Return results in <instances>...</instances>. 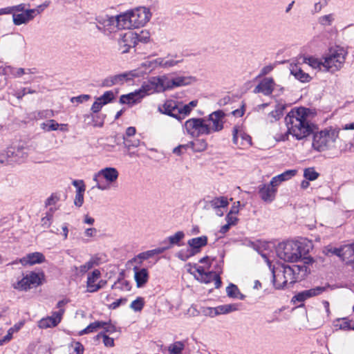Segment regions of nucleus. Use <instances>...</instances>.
<instances>
[{
  "label": "nucleus",
  "instance_id": "obj_1",
  "mask_svg": "<svg viewBox=\"0 0 354 354\" xmlns=\"http://www.w3.org/2000/svg\"><path fill=\"white\" fill-rule=\"evenodd\" d=\"M309 109L300 107L292 109L286 116L287 133L297 140H302L313 132L314 125L308 120Z\"/></svg>",
  "mask_w": 354,
  "mask_h": 354
},
{
  "label": "nucleus",
  "instance_id": "obj_2",
  "mask_svg": "<svg viewBox=\"0 0 354 354\" xmlns=\"http://www.w3.org/2000/svg\"><path fill=\"white\" fill-rule=\"evenodd\" d=\"M342 130H354V122L342 127ZM341 129L329 127L313 135V148L319 152L333 149L339 137Z\"/></svg>",
  "mask_w": 354,
  "mask_h": 354
},
{
  "label": "nucleus",
  "instance_id": "obj_3",
  "mask_svg": "<svg viewBox=\"0 0 354 354\" xmlns=\"http://www.w3.org/2000/svg\"><path fill=\"white\" fill-rule=\"evenodd\" d=\"M272 274V283L276 289H282L292 285L297 281L296 275L299 274L302 267L300 266H285L281 265L277 268H271Z\"/></svg>",
  "mask_w": 354,
  "mask_h": 354
},
{
  "label": "nucleus",
  "instance_id": "obj_4",
  "mask_svg": "<svg viewBox=\"0 0 354 354\" xmlns=\"http://www.w3.org/2000/svg\"><path fill=\"white\" fill-rule=\"evenodd\" d=\"M151 14L149 9L138 7L120 14L121 28L131 29L144 26L149 20Z\"/></svg>",
  "mask_w": 354,
  "mask_h": 354
},
{
  "label": "nucleus",
  "instance_id": "obj_5",
  "mask_svg": "<svg viewBox=\"0 0 354 354\" xmlns=\"http://www.w3.org/2000/svg\"><path fill=\"white\" fill-rule=\"evenodd\" d=\"M347 55V50L340 46L330 48L323 58L324 71L334 73L340 71L344 67Z\"/></svg>",
  "mask_w": 354,
  "mask_h": 354
},
{
  "label": "nucleus",
  "instance_id": "obj_6",
  "mask_svg": "<svg viewBox=\"0 0 354 354\" xmlns=\"http://www.w3.org/2000/svg\"><path fill=\"white\" fill-rule=\"evenodd\" d=\"M304 248L301 243L297 241H288L281 243L277 248L278 257L288 262H297L302 257Z\"/></svg>",
  "mask_w": 354,
  "mask_h": 354
},
{
  "label": "nucleus",
  "instance_id": "obj_7",
  "mask_svg": "<svg viewBox=\"0 0 354 354\" xmlns=\"http://www.w3.org/2000/svg\"><path fill=\"white\" fill-rule=\"evenodd\" d=\"M154 92L155 77H151L148 82H144L140 89L126 95H122L119 102L122 104L132 105L138 103L145 95L152 94Z\"/></svg>",
  "mask_w": 354,
  "mask_h": 354
},
{
  "label": "nucleus",
  "instance_id": "obj_8",
  "mask_svg": "<svg viewBox=\"0 0 354 354\" xmlns=\"http://www.w3.org/2000/svg\"><path fill=\"white\" fill-rule=\"evenodd\" d=\"M184 127L186 132L192 138H198L202 135H209L206 118H193L187 120Z\"/></svg>",
  "mask_w": 354,
  "mask_h": 354
},
{
  "label": "nucleus",
  "instance_id": "obj_9",
  "mask_svg": "<svg viewBox=\"0 0 354 354\" xmlns=\"http://www.w3.org/2000/svg\"><path fill=\"white\" fill-rule=\"evenodd\" d=\"M118 176L119 173L114 167L102 169L93 176V180L96 183L95 187L102 191L106 190L109 189V186L102 181L101 178H104L109 183H113L117 180Z\"/></svg>",
  "mask_w": 354,
  "mask_h": 354
},
{
  "label": "nucleus",
  "instance_id": "obj_10",
  "mask_svg": "<svg viewBox=\"0 0 354 354\" xmlns=\"http://www.w3.org/2000/svg\"><path fill=\"white\" fill-rule=\"evenodd\" d=\"M41 283L39 274L35 272H30L21 280L13 283L12 287L19 291H27L30 288L38 286Z\"/></svg>",
  "mask_w": 354,
  "mask_h": 354
},
{
  "label": "nucleus",
  "instance_id": "obj_11",
  "mask_svg": "<svg viewBox=\"0 0 354 354\" xmlns=\"http://www.w3.org/2000/svg\"><path fill=\"white\" fill-rule=\"evenodd\" d=\"M180 101L174 100H167L164 104L158 106V111L162 113L182 120L181 109H180Z\"/></svg>",
  "mask_w": 354,
  "mask_h": 354
},
{
  "label": "nucleus",
  "instance_id": "obj_12",
  "mask_svg": "<svg viewBox=\"0 0 354 354\" xmlns=\"http://www.w3.org/2000/svg\"><path fill=\"white\" fill-rule=\"evenodd\" d=\"M225 113L222 110H218L210 113L206 118L208 127L209 128V134L214 132H218L223 129Z\"/></svg>",
  "mask_w": 354,
  "mask_h": 354
},
{
  "label": "nucleus",
  "instance_id": "obj_13",
  "mask_svg": "<svg viewBox=\"0 0 354 354\" xmlns=\"http://www.w3.org/2000/svg\"><path fill=\"white\" fill-rule=\"evenodd\" d=\"M138 34L128 31L124 34H120L118 39L119 50L122 53H127L131 48H134L138 43Z\"/></svg>",
  "mask_w": 354,
  "mask_h": 354
},
{
  "label": "nucleus",
  "instance_id": "obj_14",
  "mask_svg": "<svg viewBox=\"0 0 354 354\" xmlns=\"http://www.w3.org/2000/svg\"><path fill=\"white\" fill-rule=\"evenodd\" d=\"M120 15L115 17L109 15H99L95 17L97 23L102 25V29H105L107 32H111L115 27L121 28Z\"/></svg>",
  "mask_w": 354,
  "mask_h": 354
},
{
  "label": "nucleus",
  "instance_id": "obj_15",
  "mask_svg": "<svg viewBox=\"0 0 354 354\" xmlns=\"http://www.w3.org/2000/svg\"><path fill=\"white\" fill-rule=\"evenodd\" d=\"M233 143L239 148H247L252 145L251 137L244 132L239 126H234L232 130Z\"/></svg>",
  "mask_w": 354,
  "mask_h": 354
},
{
  "label": "nucleus",
  "instance_id": "obj_16",
  "mask_svg": "<svg viewBox=\"0 0 354 354\" xmlns=\"http://www.w3.org/2000/svg\"><path fill=\"white\" fill-rule=\"evenodd\" d=\"M138 76V75L136 71H131L128 73L110 76L102 81V86L104 87H111L118 84H122L124 81L130 80L133 77Z\"/></svg>",
  "mask_w": 354,
  "mask_h": 354
},
{
  "label": "nucleus",
  "instance_id": "obj_17",
  "mask_svg": "<svg viewBox=\"0 0 354 354\" xmlns=\"http://www.w3.org/2000/svg\"><path fill=\"white\" fill-rule=\"evenodd\" d=\"M65 310L62 309L52 313L50 316L42 318L38 323V326L42 329L57 326L62 321Z\"/></svg>",
  "mask_w": 354,
  "mask_h": 354
},
{
  "label": "nucleus",
  "instance_id": "obj_18",
  "mask_svg": "<svg viewBox=\"0 0 354 354\" xmlns=\"http://www.w3.org/2000/svg\"><path fill=\"white\" fill-rule=\"evenodd\" d=\"M333 253L340 257L346 264H354V243L334 249Z\"/></svg>",
  "mask_w": 354,
  "mask_h": 354
},
{
  "label": "nucleus",
  "instance_id": "obj_19",
  "mask_svg": "<svg viewBox=\"0 0 354 354\" xmlns=\"http://www.w3.org/2000/svg\"><path fill=\"white\" fill-rule=\"evenodd\" d=\"M326 289V287L325 286H317L315 288L309 289V290H305L301 292H298L297 295H295L293 297L292 301L293 302H303L305 300L317 296L322 294L324 291H325Z\"/></svg>",
  "mask_w": 354,
  "mask_h": 354
},
{
  "label": "nucleus",
  "instance_id": "obj_20",
  "mask_svg": "<svg viewBox=\"0 0 354 354\" xmlns=\"http://www.w3.org/2000/svg\"><path fill=\"white\" fill-rule=\"evenodd\" d=\"M275 85L272 77H265L254 88L253 92L254 93H263L264 95L268 96L272 93Z\"/></svg>",
  "mask_w": 354,
  "mask_h": 354
},
{
  "label": "nucleus",
  "instance_id": "obj_21",
  "mask_svg": "<svg viewBox=\"0 0 354 354\" xmlns=\"http://www.w3.org/2000/svg\"><path fill=\"white\" fill-rule=\"evenodd\" d=\"M277 191V188L268 184H261L259 186V196L266 203H271L274 200Z\"/></svg>",
  "mask_w": 354,
  "mask_h": 354
},
{
  "label": "nucleus",
  "instance_id": "obj_22",
  "mask_svg": "<svg viewBox=\"0 0 354 354\" xmlns=\"http://www.w3.org/2000/svg\"><path fill=\"white\" fill-rule=\"evenodd\" d=\"M176 57H177V55H172L168 54L166 57L156 58V68L159 67L163 69H169L183 62V59H174Z\"/></svg>",
  "mask_w": 354,
  "mask_h": 354
},
{
  "label": "nucleus",
  "instance_id": "obj_23",
  "mask_svg": "<svg viewBox=\"0 0 354 354\" xmlns=\"http://www.w3.org/2000/svg\"><path fill=\"white\" fill-rule=\"evenodd\" d=\"M45 261L44 255L41 252H32L28 254L26 257L21 258L19 261L23 266L34 265L41 263Z\"/></svg>",
  "mask_w": 354,
  "mask_h": 354
},
{
  "label": "nucleus",
  "instance_id": "obj_24",
  "mask_svg": "<svg viewBox=\"0 0 354 354\" xmlns=\"http://www.w3.org/2000/svg\"><path fill=\"white\" fill-rule=\"evenodd\" d=\"M73 185L77 188L74 204L80 207L84 203V193L85 192V185L83 180H73Z\"/></svg>",
  "mask_w": 354,
  "mask_h": 354
},
{
  "label": "nucleus",
  "instance_id": "obj_25",
  "mask_svg": "<svg viewBox=\"0 0 354 354\" xmlns=\"http://www.w3.org/2000/svg\"><path fill=\"white\" fill-rule=\"evenodd\" d=\"M290 70V73L301 82H309L311 80L308 73H305L299 64H291Z\"/></svg>",
  "mask_w": 354,
  "mask_h": 354
},
{
  "label": "nucleus",
  "instance_id": "obj_26",
  "mask_svg": "<svg viewBox=\"0 0 354 354\" xmlns=\"http://www.w3.org/2000/svg\"><path fill=\"white\" fill-rule=\"evenodd\" d=\"M187 244L191 248V251L194 252V254H196L200 252L201 248L207 244V237L202 236L191 239L188 241Z\"/></svg>",
  "mask_w": 354,
  "mask_h": 354
},
{
  "label": "nucleus",
  "instance_id": "obj_27",
  "mask_svg": "<svg viewBox=\"0 0 354 354\" xmlns=\"http://www.w3.org/2000/svg\"><path fill=\"white\" fill-rule=\"evenodd\" d=\"M106 115L102 114L95 115L93 113L84 115V122L88 125H93L95 127H102Z\"/></svg>",
  "mask_w": 354,
  "mask_h": 354
},
{
  "label": "nucleus",
  "instance_id": "obj_28",
  "mask_svg": "<svg viewBox=\"0 0 354 354\" xmlns=\"http://www.w3.org/2000/svg\"><path fill=\"white\" fill-rule=\"evenodd\" d=\"M286 109V104L283 103H277L274 110L268 114L267 120L269 122L272 123L280 120L283 115V111Z\"/></svg>",
  "mask_w": 354,
  "mask_h": 354
},
{
  "label": "nucleus",
  "instance_id": "obj_29",
  "mask_svg": "<svg viewBox=\"0 0 354 354\" xmlns=\"http://www.w3.org/2000/svg\"><path fill=\"white\" fill-rule=\"evenodd\" d=\"M172 79L167 75L156 77V92L173 88Z\"/></svg>",
  "mask_w": 354,
  "mask_h": 354
},
{
  "label": "nucleus",
  "instance_id": "obj_30",
  "mask_svg": "<svg viewBox=\"0 0 354 354\" xmlns=\"http://www.w3.org/2000/svg\"><path fill=\"white\" fill-rule=\"evenodd\" d=\"M101 272L99 270H94L88 275L86 286L87 291L89 292H95L96 287L95 281L100 277Z\"/></svg>",
  "mask_w": 354,
  "mask_h": 354
},
{
  "label": "nucleus",
  "instance_id": "obj_31",
  "mask_svg": "<svg viewBox=\"0 0 354 354\" xmlns=\"http://www.w3.org/2000/svg\"><path fill=\"white\" fill-rule=\"evenodd\" d=\"M304 63L314 69L324 71V59L321 60L314 57H308L304 59Z\"/></svg>",
  "mask_w": 354,
  "mask_h": 354
},
{
  "label": "nucleus",
  "instance_id": "obj_32",
  "mask_svg": "<svg viewBox=\"0 0 354 354\" xmlns=\"http://www.w3.org/2000/svg\"><path fill=\"white\" fill-rule=\"evenodd\" d=\"M47 6L48 4L40 5L37 8L26 10L21 13L24 15V18L28 23L34 19L36 15H39Z\"/></svg>",
  "mask_w": 354,
  "mask_h": 354
},
{
  "label": "nucleus",
  "instance_id": "obj_33",
  "mask_svg": "<svg viewBox=\"0 0 354 354\" xmlns=\"http://www.w3.org/2000/svg\"><path fill=\"white\" fill-rule=\"evenodd\" d=\"M135 271V280L137 283V286L140 287L143 284H145L147 281V272L145 268L141 269L140 270H137V267H134Z\"/></svg>",
  "mask_w": 354,
  "mask_h": 354
},
{
  "label": "nucleus",
  "instance_id": "obj_34",
  "mask_svg": "<svg viewBox=\"0 0 354 354\" xmlns=\"http://www.w3.org/2000/svg\"><path fill=\"white\" fill-rule=\"evenodd\" d=\"M180 109H181L182 120L186 116L189 115L192 109L197 106L198 101L192 100L188 104H184L183 102H180Z\"/></svg>",
  "mask_w": 354,
  "mask_h": 354
},
{
  "label": "nucleus",
  "instance_id": "obj_35",
  "mask_svg": "<svg viewBox=\"0 0 354 354\" xmlns=\"http://www.w3.org/2000/svg\"><path fill=\"white\" fill-rule=\"evenodd\" d=\"M195 80V77L192 76L175 77L172 79L173 88L175 87L190 84L192 82H194Z\"/></svg>",
  "mask_w": 354,
  "mask_h": 354
},
{
  "label": "nucleus",
  "instance_id": "obj_36",
  "mask_svg": "<svg viewBox=\"0 0 354 354\" xmlns=\"http://www.w3.org/2000/svg\"><path fill=\"white\" fill-rule=\"evenodd\" d=\"M189 148L194 152H201L207 149V143L204 139H197L189 142Z\"/></svg>",
  "mask_w": 354,
  "mask_h": 354
},
{
  "label": "nucleus",
  "instance_id": "obj_37",
  "mask_svg": "<svg viewBox=\"0 0 354 354\" xmlns=\"http://www.w3.org/2000/svg\"><path fill=\"white\" fill-rule=\"evenodd\" d=\"M209 204L214 209L227 207L229 203L227 198L225 196L216 197L209 201Z\"/></svg>",
  "mask_w": 354,
  "mask_h": 354
},
{
  "label": "nucleus",
  "instance_id": "obj_38",
  "mask_svg": "<svg viewBox=\"0 0 354 354\" xmlns=\"http://www.w3.org/2000/svg\"><path fill=\"white\" fill-rule=\"evenodd\" d=\"M106 325L105 322L95 321L91 323L86 328L79 332V335H83L95 331L98 328H101L102 326Z\"/></svg>",
  "mask_w": 354,
  "mask_h": 354
},
{
  "label": "nucleus",
  "instance_id": "obj_39",
  "mask_svg": "<svg viewBox=\"0 0 354 354\" xmlns=\"http://www.w3.org/2000/svg\"><path fill=\"white\" fill-rule=\"evenodd\" d=\"M185 237V233L183 231H178L174 235L168 237L169 242L165 243L166 248H171L174 245H180V241Z\"/></svg>",
  "mask_w": 354,
  "mask_h": 354
},
{
  "label": "nucleus",
  "instance_id": "obj_40",
  "mask_svg": "<svg viewBox=\"0 0 354 354\" xmlns=\"http://www.w3.org/2000/svg\"><path fill=\"white\" fill-rule=\"evenodd\" d=\"M335 20V15L333 13H330L328 15H324L322 16H320L318 19V24L323 26V27H327L330 26L334 23Z\"/></svg>",
  "mask_w": 354,
  "mask_h": 354
},
{
  "label": "nucleus",
  "instance_id": "obj_41",
  "mask_svg": "<svg viewBox=\"0 0 354 354\" xmlns=\"http://www.w3.org/2000/svg\"><path fill=\"white\" fill-rule=\"evenodd\" d=\"M185 342L182 341H176L170 344L168 347L169 354H182L183 351L185 349Z\"/></svg>",
  "mask_w": 354,
  "mask_h": 354
},
{
  "label": "nucleus",
  "instance_id": "obj_42",
  "mask_svg": "<svg viewBox=\"0 0 354 354\" xmlns=\"http://www.w3.org/2000/svg\"><path fill=\"white\" fill-rule=\"evenodd\" d=\"M28 156V149L24 146L15 147V156L14 161L15 162H21Z\"/></svg>",
  "mask_w": 354,
  "mask_h": 354
},
{
  "label": "nucleus",
  "instance_id": "obj_43",
  "mask_svg": "<svg viewBox=\"0 0 354 354\" xmlns=\"http://www.w3.org/2000/svg\"><path fill=\"white\" fill-rule=\"evenodd\" d=\"M99 258L97 257H93L91 259L86 262L85 264L81 266L79 268L80 272L82 274H85L88 270L91 269L94 266H97Z\"/></svg>",
  "mask_w": 354,
  "mask_h": 354
},
{
  "label": "nucleus",
  "instance_id": "obj_44",
  "mask_svg": "<svg viewBox=\"0 0 354 354\" xmlns=\"http://www.w3.org/2000/svg\"><path fill=\"white\" fill-rule=\"evenodd\" d=\"M106 140L107 141L106 146L109 148V151L112 150L116 145H119L121 141H122L121 139V135L120 134H115V136H109L106 138Z\"/></svg>",
  "mask_w": 354,
  "mask_h": 354
},
{
  "label": "nucleus",
  "instance_id": "obj_45",
  "mask_svg": "<svg viewBox=\"0 0 354 354\" xmlns=\"http://www.w3.org/2000/svg\"><path fill=\"white\" fill-rule=\"evenodd\" d=\"M236 310V307L233 304H227L218 306L215 308L214 314L215 315H221V314H227L230 312L234 311Z\"/></svg>",
  "mask_w": 354,
  "mask_h": 354
},
{
  "label": "nucleus",
  "instance_id": "obj_46",
  "mask_svg": "<svg viewBox=\"0 0 354 354\" xmlns=\"http://www.w3.org/2000/svg\"><path fill=\"white\" fill-rule=\"evenodd\" d=\"M59 124L55 120H48L40 124V127L44 131H56L58 129Z\"/></svg>",
  "mask_w": 354,
  "mask_h": 354
},
{
  "label": "nucleus",
  "instance_id": "obj_47",
  "mask_svg": "<svg viewBox=\"0 0 354 354\" xmlns=\"http://www.w3.org/2000/svg\"><path fill=\"white\" fill-rule=\"evenodd\" d=\"M84 346L79 342H73L68 346L69 354H83Z\"/></svg>",
  "mask_w": 354,
  "mask_h": 354
},
{
  "label": "nucleus",
  "instance_id": "obj_48",
  "mask_svg": "<svg viewBox=\"0 0 354 354\" xmlns=\"http://www.w3.org/2000/svg\"><path fill=\"white\" fill-rule=\"evenodd\" d=\"M1 155L4 156V164H11L12 162H15L14 161V158L15 156V147H8L6 151V153H2Z\"/></svg>",
  "mask_w": 354,
  "mask_h": 354
},
{
  "label": "nucleus",
  "instance_id": "obj_49",
  "mask_svg": "<svg viewBox=\"0 0 354 354\" xmlns=\"http://www.w3.org/2000/svg\"><path fill=\"white\" fill-rule=\"evenodd\" d=\"M112 289H120L122 290H129L131 288L129 282L127 280L119 278L111 286Z\"/></svg>",
  "mask_w": 354,
  "mask_h": 354
},
{
  "label": "nucleus",
  "instance_id": "obj_50",
  "mask_svg": "<svg viewBox=\"0 0 354 354\" xmlns=\"http://www.w3.org/2000/svg\"><path fill=\"white\" fill-rule=\"evenodd\" d=\"M155 254V250H148L144 252H141L139 254H138L134 259V261L142 263V261L146 260L149 259V257H153Z\"/></svg>",
  "mask_w": 354,
  "mask_h": 354
},
{
  "label": "nucleus",
  "instance_id": "obj_51",
  "mask_svg": "<svg viewBox=\"0 0 354 354\" xmlns=\"http://www.w3.org/2000/svg\"><path fill=\"white\" fill-rule=\"evenodd\" d=\"M304 176L308 180H315L319 176V174L314 169V168L309 167L305 169L304 171Z\"/></svg>",
  "mask_w": 354,
  "mask_h": 354
},
{
  "label": "nucleus",
  "instance_id": "obj_52",
  "mask_svg": "<svg viewBox=\"0 0 354 354\" xmlns=\"http://www.w3.org/2000/svg\"><path fill=\"white\" fill-rule=\"evenodd\" d=\"M121 139L122 140V142L124 144V146L127 149H130L131 147H137L140 145V140H131L129 138H125V136L121 135Z\"/></svg>",
  "mask_w": 354,
  "mask_h": 354
},
{
  "label": "nucleus",
  "instance_id": "obj_53",
  "mask_svg": "<svg viewBox=\"0 0 354 354\" xmlns=\"http://www.w3.org/2000/svg\"><path fill=\"white\" fill-rule=\"evenodd\" d=\"M97 99L102 102V104L105 105L113 101L114 99V93L111 91H108L104 92V94Z\"/></svg>",
  "mask_w": 354,
  "mask_h": 354
},
{
  "label": "nucleus",
  "instance_id": "obj_54",
  "mask_svg": "<svg viewBox=\"0 0 354 354\" xmlns=\"http://www.w3.org/2000/svg\"><path fill=\"white\" fill-rule=\"evenodd\" d=\"M194 255V252H192L190 249H187L186 250H181L176 254V257L183 261H187Z\"/></svg>",
  "mask_w": 354,
  "mask_h": 354
},
{
  "label": "nucleus",
  "instance_id": "obj_55",
  "mask_svg": "<svg viewBox=\"0 0 354 354\" xmlns=\"http://www.w3.org/2000/svg\"><path fill=\"white\" fill-rule=\"evenodd\" d=\"M226 292L227 296L232 298L239 297V294H240L239 290L237 288V286L232 283L230 284L226 288Z\"/></svg>",
  "mask_w": 354,
  "mask_h": 354
},
{
  "label": "nucleus",
  "instance_id": "obj_56",
  "mask_svg": "<svg viewBox=\"0 0 354 354\" xmlns=\"http://www.w3.org/2000/svg\"><path fill=\"white\" fill-rule=\"evenodd\" d=\"M296 173L297 171L295 169L287 170L285 172L276 176L275 178L279 179V180H282V182H283L293 177L296 174Z\"/></svg>",
  "mask_w": 354,
  "mask_h": 354
},
{
  "label": "nucleus",
  "instance_id": "obj_57",
  "mask_svg": "<svg viewBox=\"0 0 354 354\" xmlns=\"http://www.w3.org/2000/svg\"><path fill=\"white\" fill-rule=\"evenodd\" d=\"M144 306V300L142 297H138L136 300L133 301L130 305V308L134 311H140Z\"/></svg>",
  "mask_w": 354,
  "mask_h": 354
},
{
  "label": "nucleus",
  "instance_id": "obj_58",
  "mask_svg": "<svg viewBox=\"0 0 354 354\" xmlns=\"http://www.w3.org/2000/svg\"><path fill=\"white\" fill-rule=\"evenodd\" d=\"M216 272H207L205 274H203V277H196V279L202 283H209L213 281V278Z\"/></svg>",
  "mask_w": 354,
  "mask_h": 354
},
{
  "label": "nucleus",
  "instance_id": "obj_59",
  "mask_svg": "<svg viewBox=\"0 0 354 354\" xmlns=\"http://www.w3.org/2000/svg\"><path fill=\"white\" fill-rule=\"evenodd\" d=\"M96 337L98 339L100 337H102L103 338V342H104V344L106 346H110V347H112L114 346V340L113 338L111 337H109L108 335H106L103 332H101Z\"/></svg>",
  "mask_w": 354,
  "mask_h": 354
},
{
  "label": "nucleus",
  "instance_id": "obj_60",
  "mask_svg": "<svg viewBox=\"0 0 354 354\" xmlns=\"http://www.w3.org/2000/svg\"><path fill=\"white\" fill-rule=\"evenodd\" d=\"M53 220V214L51 212H47L46 215L41 218V223L42 227L48 228L50 226Z\"/></svg>",
  "mask_w": 354,
  "mask_h": 354
},
{
  "label": "nucleus",
  "instance_id": "obj_61",
  "mask_svg": "<svg viewBox=\"0 0 354 354\" xmlns=\"http://www.w3.org/2000/svg\"><path fill=\"white\" fill-rule=\"evenodd\" d=\"M13 22L15 25L19 26L23 24H26V21L24 18V16L22 13L20 14H13L12 15Z\"/></svg>",
  "mask_w": 354,
  "mask_h": 354
},
{
  "label": "nucleus",
  "instance_id": "obj_62",
  "mask_svg": "<svg viewBox=\"0 0 354 354\" xmlns=\"http://www.w3.org/2000/svg\"><path fill=\"white\" fill-rule=\"evenodd\" d=\"M90 98H91V96L89 95L84 94V95H80L77 97H72L71 102H77L78 103H82L84 102L88 101Z\"/></svg>",
  "mask_w": 354,
  "mask_h": 354
},
{
  "label": "nucleus",
  "instance_id": "obj_63",
  "mask_svg": "<svg viewBox=\"0 0 354 354\" xmlns=\"http://www.w3.org/2000/svg\"><path fill=\"white\" fill-rule=\"evenodd\" d=\"M104 329L103 333L106 334L108 333L109 334H112L116 331V327L111 323L106 322V325L101 327Z\"/></svg>",
  "mask_w": 354,
  "mask_h": 354
},
{
  "label": "nucleus",
  "instance_id": "obj_64",
  "mask_svg": "<svg viewBox=\"0 0 354 354\" xmlns=\"http://www.w3.org/2000/svg\"><path fill=\"white\" fill-rule=\"evenodd\" d=\"M188 148H189V143L186 144V145H180L176 147H175L173 150V152L175 153V154H177V155H180L181 153H183L185 151H186Z\"/></svg>",
  "mask_w": 354,
  "mask_h": 354
}]
</instances>
